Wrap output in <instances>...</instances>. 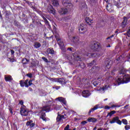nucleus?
I'll return each instance as SVG.
<instances>
[{"mask_svg":"<svg viewBox=\"0 0 130 130\" xmlns=\"http://www.w3.org/2000/svg\"><path fill=\"white\" fill-rule=\"evenodd\" d=\"M130 82V76L128 74L122 75L118 78L117 79V86H119L120 84H124Z\"/></svg>","mask_w":130,"mask_h":130,"instance_id":"1","label":"nucleus"},{"mask_svg":"<svg viewBox=\"0 0 130 130\" xmlns=\"http://www.w3.org/2000/svg\"><path fill=\"white\" fill-rule=\"evenodd\" d=\"M73 58H74L75 60L77 61H80L82 60V58L80 57V56L77 55V53H75L73 55L70 54L67 56V59H69L70 61L73 60Z\"/></svg>","mask_w":130,"mask_h":130,"instance_id":"2","label":"nucleus"},{"mask_svg":"<svg viewBox=\"0 0 130 130\" xmlns=\"http://www.w3.org/2000/svg\"><path fill=\"white\" fill-rule=\"evenodd\" d=\"M55 38L57 41L58 44L59 46L60 49L63 51L66 50V48H64V44H63V42L60 40V38L57 36H55Z\"/></svg>","mask_w":130,"mask_h":130,"instance_id":"3","label":"nucleus"},{"mask_svg":"<svg viewBox=\"0 0 130 130\" xmlns=\"http://www.w3.org/2000/svg\"><path fill=\"white\" fill-rule=\"evenodd\" d=\"M20 109V114L22 116H27L28 115L29 111L27 110V108L25 106H22Z\"/></svg>","mask_w":130,"mask_h":130,"instance_id":"4","label":"nucleus"},{"mask_svg":"<svg viewBox=\"0 0 130 130\" xmlns=\"http://www.w3.org/2000/svg\"><path fill=\"white\" fill-rule=\"evenodd\" d=\"M62 4L63 5V7L68 8V9L73 8V4H72L70 0H63Z\"/></svg>","mask_w":130,"mask_h":130,"instance_id":"5","label":"nucleus"},{"mask_svg":"<svg viewBox=\"0 0 130 130\" xmlns=\"http://www.w3.org/2000/svg\"><path fill=\"white\" fill-rule=\"evenodd\" d=\"M115 122H116V123H117L118 124L121 125V121H120V120H119V117H118V116H116L113 118L112 120H110V123H111V124H112V123H115Z\"/></svg>","mask_w":130,"mask_h":130,"instance_id":"6","label":"nucleus"},{"mask_svg":"<svg viewBox=\"0 0 130 130\" xmlns=\"http://www.w3.org/2000/svg\"><path fill=\"white\" fill-rule=\"evenodd\" d=\"M47 11L48 13H49L50 14H52L54 16H55L56 12H55V10L53 9V7L51 5H49L47 8Z\"/></svg>","mask_w":130,"mask_h":130,"instance_id":"7","label":"nucleus"},{"mask_svg":"<svg viewBox=\"0 0 130 130\" xmlns=\"http://www.w3.org/2000/svg\"><path fill=\"white\" fill-rule=\"evenodd\" d=\"M130 54H129V55H127L125 54H123L121 56H120L117 58V60H122L123 59L124 60V59L123 58H125V59H130V58H128Z\"/></svg>","mask_w":130,"mask_h":130,"instance_id":"8","label":"nucleus"},{"mask_svg":"<svg viewBox=\"0 0 130 130\" xmlns=\"http://www.w3.org/2000/svg\"><path fill=\"white\" fill-rule=\"evenodd\" d=\"M99 108H102V107H101L99 105H96L94 106V107L92 108H91L88 112V115H91V112H94L95 110H97Z\"/></svg>","mask_w":130,"mask_h":130,"instance_id":"9","label":"nucleus"},{"mask_svg":"<svg viewBox=\"0 0 130 130\" xmlns=\"http://www.w3.org/2000/svg\"><path fill=\"white\" fill-rule=\"evenodd\" d=\"M99 47H100V45L98 43H94L90 46V48L93 49V50H97Z\"/></svg>","mask_w":130,"mask_h":130,"instance_id":"10","label":"nucleus"},{"mask_svg":"<svg viewBox=\"0 0 130 130\" xmlns=\"http://www.w3.org/2000/svg\"><path fill=\"white\" fill-rule=\"evenodd\" d=\"M78 30H79V33L81 34H83L84 33H85V32L87 31V28L84 27L83 25L81 24L78 27Z\"/></svg>","mask_w":130,"mask_h":130,"instance_id":"11","label":"nucleus"},{"mask_svg":"<svg viewBox=\"0 0 130 130\" xmlns=\"http://www.w3.org/2000/svg\"><path fill=\"white\" fill-rule=\"evenodd\" d=\"M80 9L81 10H83V11H85V10H87L88 9V7L87 6V4L85 2H83L82 3H81L79 5Z\"/></svg>","mask_w":130,"mask_h":130,"instance_id":"12","label":"nucleus"},{"mask_svg":"<svg viewBox=\"0 0 130 130\" xmlns=\"http://www.w3.org/2000/svg\"><path fill=\"white\" fill-rule=\"evenodd\" d=\"M58 13L60 15H66L68 13V9L67 8H61L58 10Z\"/></svg>","mask_w":130,"mask_h":130,"instance_id":"13","label":"nucleus"},{"mask_svg":"<svg viewBox=\"0 0 130 130\" xmlns=\"http://www.w3.org/2000/svg\"><path fill=\"white\" fill-rule=\"evenodd\" d=\"M82 95L83 97H85V98H87L89 97V96H90V95H91V93L88 90H84L82 92Z\"/></svg>","mask_w":130,"mask_h":130,"instance_id":"14","label":"nucleus"},{"mask_svg":"<svg viewBox=\"0 0 130 130\" xmlns=\"http://www.w3.org/2000/svg\"><path fill=\"white\" fill-rule=\"evenodd\" d=\"M56 100H58L59 102H62L63 104L67 106V101L66 100V99L62 98V97H59L57 99H56Z\"/></svg>","mask_w":130,"mask_h":130,"instance_id":"15","label":"nucleus"},{"mask_svg":"<svg viewBox=\"0 0 130 130\" xmlns=\"http://www.w3.org/2000/svg\"><path fill=\"white\" fill-rule=\"evenodd\" d=\"M127 22V18L126 17L124 16L123 18V21L122 22V27L125 28V26H126V23Z\"/></svg>","mask_w":130,"mask_h":130,"instance_id":"16","label":"nucleus"},{"mask_svg":"<svg viewBox=\"0 0 130 130\" xmlns=\"http://www.w3.org/2000/svg\"><path fill=\"white\" fill-rule=\"evenodd\" d=\"M86 55L89 57H99V54H96L94 53H87Z\"/></svg>","mask_w":130,"mask_h":130,"instance_id":"17","label":"nucleus"},{"mask_svg":"<svg viewBox=\"0 0 130 130\" xmlns=\"http://www.w3.org/2000/svg\"><path fill=\"white\" fill-rule=\"evenodd\" d=\"M51 3L54 7H58L59 6L58 0H51Z\"/></svg>","mask_w":130,"mask_h":130,"instance_id":"18","label":"nucleus"},{"mask_svg":"<svg viewBox=\"0 0 130 130\" xmlns=\"http://www.w3.org/2000/svg\"><path fill=\"white\" fill-rule=\"evenodd\" d=\"M50 111V107L49 106H44L41 111V113H43V111H46V112H49Z\"/></svg>","mask_w":130,"mask_h":130,"instance_id":"19","label":"nucleus"},{"mask_svg":"<svg viewBox=\"0 0 130 130\" xmlns=\"http://www.w3.org/2000/svg\"><path fill=\"white\" fill-rule=\"evenodd\" d=\"M70 39L72 41H73V42H74L75 43L79 42V41L80 40L79 37H72Z\"/></svg>","mask_w":130,"mask_h":130,"instance_id":"20","label":"nucleus"},{"mask_svg":"<svg viewBox=\"0 0 130 130\" xmlns=\"http://www.w3.org/2000/svg\"><path fill=\"white\" fill-rule=\"evenodd\" d=\"M89 4L91 7H93L94 6L96 5V4H97V0H88Z\"/></svg>","mask_w":130,"mask_h":130,"instance_id":"21","label":"nucleus"},{"mask_svg":"<svg viewBox=\"0 0 130 130\" xmlns=\"http://www.w3.org/2000/svg\"><path fill=\"white\" fill-rule=\"evenodd\" d=\"M32 122H33V121H32V120L27 121L26 122V125H27V126L29 125L30 128H31V127H33L35 125V124L34 123H32Z\"/></svg>","mask_w":130,"mask_h":130,"instance_id":"22","label":"nucleus"},{"mask_svg":"<svg viewBox=\"0 0 130 130\" xmlns=\"http://www.w3.org/2000/svg\"><path fill=\"white\" fill-rule=\"evenodd\" d=\"M87 121H88V122H96L97 119L94 117H89L88 118Z\"/></svg>","mask_w":130,"mask_h":130,"instance_id":"23","label":"nucleus"},{"mask_svg":"<svg viewBox=\"0 0 130 130\" xmlns=\"http://www.w3.org/2000/svg\"><path fill=\"white\" fill-rule=\"evenodd\" d=\"M105 63L106 69H110V60H108L106 61Z\"/></svg>","mask_w":130,"mask_h":130,"instance_id":"24","label":"nucleus"},{"mask_svg":"<svg viewBox=\"0 0 130 130\" xmlns=\"http://www.w3.org/2000/svg\"><path fill=\"white\" fill-rule=\"evenodd\" d=\"M5 80L6 82H10V81H12L13 78H12V76L9 75L8 76H5Z\"/></svg>","mask_w":130,"mask_h":130,"instance_id":"25","label":"nucleus"},{"mask_svg":"<svg viewBox=\"0 0 130 130\" xmlns=\"http://www.w3.org/2000/svg\"><path fill=\"white\" fill-rule=\"evenodd\" d=\"M34 46L35 48H39V47H41V44L38 42H36L34 43Z\"/></svg>","mask_w":130,"mask_h":130,"instance_id":"26","label":"nucleus"},{"mask_svg":"<svg viewBox=\"0 0 130 130\" xmlns=\"http://www.w3.org/2000/svg\"><path fill=\"white\" fill-rule=\"evenodd\" d=\"M47 52L50 54H53L54 53V51L53 50V49L50 48L47 49Z\"/></svg>","mask_w":130,"mask_h":130,"instance_id":"27","label":"nucleus"},{"mask_svg":"<svg viewBox=\"0 0 130 130\" xmlns=\"http://www.w3.org/2000/svg\"><path fill=\"white\" fill-rule=\"evenodd\" d=\"M92 21L93 20L90 19V18L89 17H86L85 19V22H86V23L88 24V25H91V23H92Z\"/></svg>","mask_w":130,"mask_h":130,"instance_id":"28","label":"nucleus"},{"mask_svg":"<svg viewBox=\"0 0 130 130\" xmlns=\"http://www.w3.org/2000/svg\"><path fill=\"white\" fill-rule=\"evenodd\" d=\"M109 88V85H105V86L103 87L102 88H100V90L101 91L103 90V91H105V90H107Z\"/></svg>","mask_w":130,"mask_h":130,"instance_id":"29","label":"nucleus"},{"mask_svg":"<svg viewBox=\"0 0 130 130\" xmlns=\"http://www.w3.org/2000/svg\"><path fill=\"white\" fill-rule=\"evenodd\" d=\"M29 62V59H27V58H23L22 59V63L23 64H27Z\"/></svg>","mask_w":130,"mask_h":130,"instance_id":"30","label":"nucleus"},{"mask_svg":"<svg viewBox=\"0 0 130 130\" xmlns=\"http://www.w3.org/2000/svg\"><path fill=\"white\" fill-rule=\"evenodd\" d=\"M20 85L21 87H24V86H25V87H26V83L25 82H24V81H23V80L20 81Z\"/></svg>","mask_w":130,"mask_h":130,"instance_id":"31","label":"nucleus"},{"mask_svg":"<svg viewBox=\"0 0 130 130\" xmlns=\"http://www.w3.org/2000/svg\"><path fill=\"white\" fill-rule=\"evenodd\" d=\"M116 113V111H111L110 113H109L107 115V116H112V115H113V114H114Z\"/></svg>","mask_w":130,"mask_h":130,"instance_id":"32","label":"nucleus"},{"mask_svg":"<svg viewBox=\"0 0 130 130\" xmlns=\"http://www.w3.org/2000/svg\"><path fill=\"white\" fill-rule=\"evenodd\" d=\"M57 83H59L60 84H62L63 83V79L62 78H57Z\"/></svg>","mask_w":130,"mask_h":130,"instance_id":"33","label":"nucleus"},{"mask_svg":"<svg viewBox=\"0 0 130 130\" xmlns=\"http://www.w3.org/2000/svg\"><path fill=\"white\" fill-rule=\"evenodd\" d=\"M45 116H46V115L45 114V113L44 114H42L41 116V118L43 119V120H46V118H45Z\"/></svg>","mask_w":130,"mask_h":130,"instance_id":"34","label":"nucleus"},{"mask_svg":"<svg viewBox=\"0 0 130 130\" xmlns=\"http://www.w3.org/2000/svg\"><path fill=\"white\" fill-rule=\"evenodd\" d=\"M47 94V92H46L45 91L43 90L41 92V96H46Z\"/></svg>","mask_w":130,"mask_h":130,"instance_id":"35","label":"nucleus"},{"mask_svg":"<svg viewBox=\"0 0 130 130\" xmlns=\"http://www.w3.org/2000/svg\"><path fill=\"white\" fill-rule=\"evenodd\" d=\"M122 122L123 123V124H127V120L125 119H122Z\"/></svg>","mask_w":130,"mask_h":130,"instance_id":"36","label":"nucleus"},{"mask_svg":"<svg viewBox=\"0 0 130 130\" xmlns=\"http://www.w3.org/2000/svg\"><path fill=\"white\" fill-rule=\"evenodd\" d=\"M125 73V70H124V69L121 70L120 72V74L121 75H123Z\"/></svg>","mask_w":130,"mask_h":130,"instance_id":"37","label":"nucleus"},{"mask_svg":"<svg viewBox=\"0 0 130 130\" xmlns=\"http://www.w3.org/2000/svg\"><path fill=\"white\" fill-rule=\"evenodd\" d=\"M57 121H60L61 120V118L60 117V115H58L56 118Z\"/></svg>","mask_w":130,"mask_h":130,"instance_id":"38","label":"nucleus"},{"mask_svg":"<svg viewBox=\"0 0 130 130\" xmlns=\"http://www.w3.org/2000/svg\"><path fill=\"white\" fill-rule=\"evenodd\" d=\"M80 67H81V69H84L85 67H86V65L84 63H81L79 64Z\"/></svg>","mask_w":130,"mask_h":130,"instance_id":"39","label":"nucleus"},{"mask_svg":"<svg viewBox=\"0 0 130 130\" xmlns=\"http://www.w3.org/2000/svg\"><path fill=\"white\" fill-rule=\"evenodd\" d=\"M49 80L52 82H57V78H50Z\"/></svg>","mask_w":130,"mask_h":130,"instance_id":"40","label":"nucleus"},{"mask_svg":"<svg viewBox=\"0 0 130 130\" xmlns=\"http://www.w3.org/2000/svg\"><path fill=\"white\" fill-rule=\"evenodd\" d=\"M62 19H63V20H64L65 21H68V20H69V17H65L61 19H59V21H62Z\"/></svg>","mask_w":130,"mask_h":130,"instance_id":"41","label":"nucleus"},{"mask_svg":"<svg viewBox=\"0 0 130 130\" xmlns=\"http://www.w3.org/2000/svg\"><path fill=\"white\" fill-rule=\"evenodd\" d=\"M42 59H43V60L45 61V62H48V59L45 58V57H42Z\"/></svg>","mask_w":130,"mask_h":130,"instance_id":"42","label":"nucleus"},{"mask_svg":"<svg viewBox=\"0 0 130 130\" xmlns=\"http://www.w3.org/2000/svg\"><path fill=\"white\" fill-rule=\"evenodd\" d=\"M27 77H28V78H32L33 77V75L31 73H28L26 74Z\"/></svg>","mask_w":130,"mask_h":130,"instance_id":"43","label":"nucleus"},{"mask_svg":"<svg viewBox=\"0 0 130 130\" xmlns=\"http://www.w3.org/2000/svg\"><path fill=\"white\" fill-rule=\"evenodd\" d=\"M43 19L44 20L45 23H46V24H48L49 22L47 21V19H46L45 17H43Z\"/></svg>","mask_w":130,"mask_h":130,"instance_id":"44","label":"nucleus"},{"mask_svg":"<svg viewBox=\"0 0 130 130\" xmlns=\"http://www.w3.org/2000/svg\"><path fill=\"white\" fill-rule=\"evenodd\" d=\"M28 79H26V81H25V83L26 84V88H28L29 87V85H28Z\"/></svg>","mask_w":130,"mask_h":130,"instance_id":"45","label":"nucleus"},{"mask_svg":"<svg viewBox=\"0 0 130 130\" xmlns=\"http://www.w3.org/2000/svg\"><path fill=\"white\" fill-rule=\"evenodd\" d=\"M125 129H126V130L130 129V126L129 125H125Z\"/></svg>","mask_w":130,"mask_h":130,"instance_id":"46","label":"nucleus"},{"mask_svg":"<svg viewBox=\"0 0 130 130\" xmlns=\"http://www.w3.org/2000/svg\"><path fill=\"white\" fill-rule=\"evenodd\" d=\"M70 128V125L68 124L64 128V130H68Z\"/></svg>","mask_w":130,"mask_h":130,"instance_id":"47","label":"nucleus"},{"mask_svg":"<svg viewBox=\"0 0 130 130\" xmlns=\"http://www.w3.org/2000/svg\"><path fill=\"white\" fill-rule=\"evenodd\" d=\"M114 37V35H112V36H111L108 37V38H107V40H108V39L111 40V38H112Z\"/></svg>","mask_w":130,"mask_h":130,"instance_id":"48","label":"nucleus"},{"mask_svg":"<svg viewBox=\"0 0 130 130\" xmlns=\"http://www.w3.org/2000/svg\"><path fill=\"white\" fill-rule=\"evenodd\" d=\"M127 36L128 37H130V29L127 31Z\"/></svg>","mask_w":130,"mask_h":130,"instance_id":"49","label":"nucleus"},{"mask_svg":"<svg viewBox=\"0 0 130 130\" xmlns=\"http://www.w3.org/2000/svg\"><path fill=\"white\" fill-rule=\"evenodd\" d=\"M93 84L95 86V87H96V86L98 85V82L97 81H95L93 83Z\"/></svg>","mask_w":130,"mask_h":130,"instance_id":"50","label":"nucleus"},{"mask_svg":"<svg viewBox=\"0 0 130 130\" xmlns=\"http://www.w3.org/2000/svg\"><path fill=\"white\" fill-rule=\"evenodd\" d=\"M19 104H20L21 105H22V106H23V105L24 104V102L23 101H20L19 102Z\"/></svg>","mask_w":130,"mask_h":130,"instance_id":"51","label":"nucleus"},{"mask_svg":"<svg viewBox=\"0 0 130 130\" xmlns=\"http://www.w3.org/2000/svg\"><path fill=\"white\" fill-rule=\"evenodd\" d=\"M32 80H29L28 82V85L29 86H31V85H32Z\"/></svg>","mask_w":130,"mask_h":130,"instance_id":"52","label":"nucleus"},{"mask_svg":"<svg viewBox=\"0 0 130 130\" xmlns=\"http://www.w3.org/2000/svg\"><path fill=\"white\" fill-rule=\"evenodd\" d=\"M9 59L11 62H14V59H12L11 58H9Z\"/></svg>","mask_w":130,"mask_h":130,"instance_id":"53","label":"nucleus"},{"mask_svg":"<svg viewBox=\"0 0 130 130\" xmlns=\"http://www.w3.org/2000/svg\"><path fill=\"white\" fill-rule=\"evenodd\" d=\"M105 109H110V107L108 106H106L105 107Z\"/></svg>","mask_w":130,"mask_h":130,"instance_id":"54","label":"nucleus"},{"mask_svg":"<svg viewBox=\"0 0 130 130\" xmlns=\"http://www.w3.org/2000/svg\"><path fill=\"white\" fill-rule=\"evenodd\" d=\"M94 60H93V61H92V62L89 63L88 64V66H89L90 67H91V66H93V63H94Z\"/></svg>","mask_w":130,"mask_h":130,"instance_id":"55","label":"nucleus"},{"mask_svg":"<svg viewBox=\"0 0 130 130\" xmlns=\"http://www.w3.org/2000/svg\"><path fill=\"white\" fill-rule=\"evenodd\" d=\"M81 123H82V124H83V125L86 124V123H87V121H83L81 122Z\"/></svg>","mask_w":130,"mask_h":130,"instance_id":"56","label":"nucleus"},{"mask_svg":"<svg viewBox=\"0 0 130 130\" xmlns=\"http://www.w3.org/2000/svg\"><path fill=\"white\" fill-rule=\"evenodd\" d=\"M129 106V105H126V106H125L124 107V108L125 109H127V107H128Z\"/></svg>","mask_w":130,"mask_h":130,"instance_id":"57","label":"nucleus"},{"mask_svg":"<svg viewBox=\"0 0 130 130\" xmlns=\"http://www.w3.org/2000/svg\"><path fill=\"white\" fill-rule=\"evenodd\" d=\"M106 9L107 11H108L109 12H110V9H109V7L108 6H107Z\"/></svg>","mask_w":130,"mask_h":130,"instance_id":"58","label":"nucleus"},{"mask_svg":"<svg viewBox=\"0 0 130 130\" xmlns=\"http://www.w3.org/2000/svg\"><path fill=\"white\" fill-rule=\"evenodd\" d=\"M114 72H115V70H113L111 72V74H112V75H114Z\"/></svg>","mask_w":130,"mask_h":130,"instance_id":"59","label":"nucleus"},{"mask_svg":"<svg viewBox=\"0 0 130 130\" xmlns=\"http://www.w3.org/2000/svg\"><path fill=\"white\" fill-rule=\"evenodd\" d=\"M11 54H14V53H15V51H14V50H11Z\"/></svg>","mask_w":130,"mask_h":130,"instance_id":"60","label":"nucleus"},{"mask_svg":"<svg viewBox=\"0 0 130 130\" xmlns=\"http://www.w3.org/2000/svg\"><path fill=\"white\" fill-rule=\"evenodd\" d=\"M114 107H116V105H112L111 106V108H114Z\"/></svg>","mask_w":130,"mask_h":130,"instance_id":"61","label":"nucleus"},{"mask_svg":"<svg viewBox=\"0 0 130 130\" xmlns=\"http://www.w3.org/2000/svg\"><path fill=\"white\" fill-rule=\"evenodd\" d=\"M55 89H56V90H58V89H59L60 88V86H55Z\"/></svg>","mask_w":130,"mask_h":130,"instance_id":"62","label":"nucleus"},{"mask_svg":"<svg viewBox=\"0 0 130 130\" xmlns=\"http://www.w3.org/2000/svg\"><path fill=\"white\" fill-rule=\"evenodd\" d=\"M72 48H68L67 49V50H69V51H72Z\"/></svg>","mask_w":130,"mask_h":130,"instance_id":"63","label":"nucleus"},{"mask_svg":"<svg viewBox=\"0 0 130 130\" xmlns=\"http://www.w3.org/2000/svg\"><path fill=\"white\" fill-rule=\"evenodd\" d=\"M60 117H61V119H62V118H64V116L63 115H60Z\"/></svg>","mask_w":130,"mask_h":130,"instance_id":"64","label":"nucleus"}]
</instances>
